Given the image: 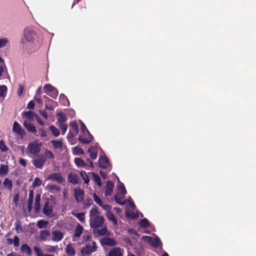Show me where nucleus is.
<instances>
[{
	"label": "nucleus",
	"mask_w": 256,
	"mask_h": 256,
	"mask_svg": "<svg viewBox=\"0 0 256 256\" xmlns=\"http://www.w3.org/2000/svg\"><path fill=\"white\" fill-rule=\"evenodd\" d=\"M98 207L94 205L90 212V224L92 229L97 228L102 226L104 218L102 216H98Z\"/></svg>",
	"instance_id": "1"
},
{
	"label": "nucleus",
	"mask_w": 256,
	"mask_h": 256,
	"mask_svg": "<svg viewBox=\"0 0 256 256\" xmlns=\"http://www.w3.org/2000/svg\"><path fill=\"white\" fill-rule=\"evenodd\" d=\"M81 124V131L84 134H85V133L86 132L88 134V136L87 138H84L83 136L82 135L79 136H78V140L82 143V144H89L90 142H91L93 140V136H92V134L90 133L89 131L88 130L85 124L82 122H80Z\"/></svg>",
	"instance_id": "2"
},
{
	"label": "nucleus",
	"mask_w": 256,
	"mask_h": 256,
	"mask_svg": "<svg viewBox=\"0 0 256 256\" xmlns=\"http://www.w3.org/2000/svg\"><path fill=\"white\" fill-rule=\"evenodd\" d=\"M53 212V203L51 200H46L42 208L43 214L46 216H52Z\"/></svg>",
	"instance_id": "3"
},
{
	"label": "nucleus",
	"mask_w": 256,
	"mask_h": 256,
	"mask_svg": "<svg viewBox=\"0 0 256 256\" xmlns=\"http://www.w3.org/2000/svg\"><path fill=\"white\" fill-rule=\"evenodd\" d=\"M46 162V158L43 154L38 156L37 158L32 160V164L38 168H42Z\"/></svg>",
	"instance_id": "4"
},
{
	"label": "nucleus",
	"mask_w": 256,
	"mask_h": 256,
	"mask_svg": "<svg viewBox=\"0 0 256 256\" xmlns=\"http://www.w3.org/2000/svg\"><path fill=\"white\" fill-rule=\"evenodd\" d=\"M47 179L52 182H56L60 184H64L66 182L64 178L62 177L61 174L60 172L51 174L48 176Z\"/></svg>",
	"instance_id": "5"
},
{
	"label": "nucleus",
	"mask_w": 256,
	"mask_h": 256,
	"mask_svg": "<svg viewBox=\"0 0 256 256\" xmlns=\"http://www.w3.org/2000/svg\"><path fill=\"white\" fill-rule=\"evenodd\" d=\"M42 144L36 142H31L28 145L29 152L32 154H35L40 152Z\"/></svg>",
	"instance_id": "6"
},
{
	"label": "nucleus",
	"mask_w": 256,
	"mask_h": 256,
	"mask_svg": "<svg viewBox=\"0 0 256 256\" xmlns=\"http://www.w3.org/2000/svg\"><path fill=\"white\" fill-rule=\"evenodd\" d=\"M74 196L76 202H82L84 200V192L80 188H77L74 190Z\"/></svg>",
	"instance_id": "7"
},
{
	"label": "nucleus",
	"mask_w": 256,
	"mask_h": 256,
	"mask_svg": "<svg viewBox=\"0 0 256 256\" xmlns=\"http://www.w3.org/2000/svg\"><path fill=\"white\" fill-rule=\"evenodd\" d=\"M12 131L20 136L22 137H24L26 135L24 130L22 128L21 126L16 121L14 122Z\"/></svg>",
	"instance_id": "8"
},
{
	"label": "nucleus",
	"mask_w": 256,
	"mask_h": 256,
	"mask_svg": "<svg viewBox=\"0 0 256 256\" xmlns=\"http://www.w3.org/2000/svg\"><path fill=\"white\" fill-rule=\"evenodd\" d=\"M79 176L74 172H71L68 175V181L73 184H77L79 183Z\"/></svg>",
	"instance_id": "9"
},
{
	"label": "nucleus",
	"mask_w": 256,
	"mask_h": 256,
	"mask_svg": "<svg viewBox=\"0 0 256 256\" xmlns=\"http://www.w3.org/2000/svg\"><path fill=\"white\" fill-rule=\"evenodd\" d=\"M24 34L27 42H32L34 41V36H35V33L33 30L28 28H26Z\"/></svg>",
	"instance_id": "10"
},
{
	"label": "nucleus",
	"mask_w": 256,
	"mask_h": 256,
	"mask_svg": "<svg viewBox=\"0 0 256 256\" xmlns=\"http://www.w3.org/2000/svg\"><path fill=\"white\" fill-rule=\"evenodd\" d=\"M52 240L54 242H58L60 241L64 237L62 232L59 230H54L52 232Z\"/></svg>",
	"instance_id": "11"
},
{
	"label": "nucleus",
	"mask_w": 256,
	"mask_h": 256,
	"mask_svg": "<svg viewBox=\"0 0 256 256\" xmlns=\"http://www.w3.org/2000/svg\"><path fill=\"white\" fill-rule=\"evenodd\" d=\"M108 256H123L122 250L119 247H114L108 252Z\"/></svg>",
	"instance_id": "12"
},
{
	"label": "nucleus",
	"mask_w": 256,
	"mask_h": 256,
	"mask_svg": "<svg viewBox=\"0 0 256 256\" xmlns=\"http://www.w3.org/2000/svg\"><path fill=\"white\" fill-rule=\"evenodd\" d=\"M100 167L106 169L109 165V160L106 156H100L98 160Z\"/></svg>",
	"instance_id": "13"
},
{
	"label": "nucleus",
	"mask_w": 256,
	"mask_h": 256,
	"mask_svg": "<svg viewBox=\"0 0 256 256\" xmlns=\"http://www.w3.org/2000/svg\"><path fill=\"white\" fill-rule=\"evenodd\" d=\"M114 184L113 182L109 180L107 182L104 190V194L106 196H110L113 191Z\"/></svg>",
	"instance_id": "14"
},
{
	"label": "nucleus",
	"mask_w": 256,
	"mask_h": 256,
	"mask_svg": "<svg viewBox=\"0 0 256 256\" xmlns=\"http://www.w3.org/2000/svg\"><path fill=\"white\" fill-rule=\"evenodd\" d=\"M24 126L28 132L34 134H36L37 132V130L35 126L32 123L28 122L27 121L25 120L24 122Z\"/></svg>",
	"instance_id": "15"
},
{
	"label": "nucleus",
	"mask_w": 256,
	"mask_h": 256,
	"mask_svg": "<svg viewBox=\"0 0 256 256\" xmlns=\"http://www.w3.org/2000/svg\"><path fill=\"white\" fill-rule=\"evenodd\" d=\"M33 198H34V191L32 190H30L29 191L28 199V212H30L32 210Z\"/></svg>",
	"instance_id": "16"
},
{
	"label": "nucleus",
	"mask_w": 256,
	"mask_h": 256,
	"mask_svg": "<svg viewBox=\"0 0 256 256\" xmlns=\"http://www.w3.org/2000/svg\"><path fill=\"white\" fill-rule=\"evenodd\" d=\"M88 151L90 156L92 160L96 158L98 154V148L96 147L92 146L88 149Z\"/></svg>",
	"instance_id": "17"
},
{
	"label": "nucleus",
	"mask_w": 256,
	"mask_h": 256,
	"mask_svg": "<svg viewBox=\"0 0 256 256\" xmlns=\"http://www.w3.org/2000/svg\"><path fill=\"white\" fill-rule=\"evenodd\" d=\"M66 252L69 256H74L76 254L75 250L72 244H68L66 248Z\"/></svg>",
	"instance_id": "18"
},
{
	"label": "nucleus",
	"mask_w": 256,
	"mask_h": 256,
	"mask_svg": "<svg viewBox=\"0 0 256 256\" xmlns=\"http://www.w3.org/2000/svg\"><path fill=\"white\" fill-rule=\"evenodd\" d=\"M96 250V247H91L90 246H87L84 248H83L81 252L83 254H90L92 252H94Z\"/></svg>",
	"instance_id": "19"
},
{
	"label": "nucleus",
	"mask_w": 256,
	"mask_h": 256,
	"mask_svg": "<svg viewBox=\"0 0 256 256\" xmlns=\"http://www.w3.org/2000/svg\"><path fill=\"white\" fill-rule=\"evenodd\" d=\"M103 244L105 245L114 246L117 244L116 242L112 238H106L103 239Z\"/></svg>",
	"instance_id": "20"
},
{
	"label": "nucleus",
	"mask_w": 256,
	"mask_h": 256,
	"mask_svg": "<svg viewBox=\"0 0 256 256\" xmlns=\"http://www.w3.org/2000/svg\"><path fill=\"white\" fill-rule=\"evenodd\" d=\"M6 240L9 244H11L13 243L15 247H18L20 245V239L16 236H14L13 240L10 238H8L6 239Z\"/></svg>",
	"instance_id": "21"
},
{
	"label": "nucleus",
	"mask_w": 256,
	"mask_h": 256,
	"mask_svg": "<svg viewBox=\"0 0 256 256\" xmlns=\"http://www.w3.org/2000/svg\"><path fill=\"white\" fill-rule=\"evenodd\" d=\"M83 230L82 226L78 224L74 231V236L76 238L80 237L82 233Z\"/></svg>",
	"instance_id": "22"
},
{
	"label": "nucleus",
	"mask_w": 256,
	"mask_h": 256,
	"mask_svg": "<svg viewBox=\"0 0 256 256\" xmlns=\"http://www.w3.org/2000/svg\"><path fill=\"white\" fill-rule=\"evenodd\" d=\"M57 116V119L59 124H64L67 120L66 115L62 112H59Z\"/></svg>",
	"instance_id": "23"
},
{
	"label": "nucleus",
	"mask_w": 256,
	"mask_h": 256,
	"mask_svg": "<svg viewBox=\"0 0 256 256\" xmlns=\"http://www.w3.org/2000/svg\"><path fill=\"white\" fill-rule=\"evenodd\" d=\"M74 162L79 167L86 168L88 166L87 164L80 158H75Z\"/></svg>",
	"instance_id": "24"
},
{
	"label": "nucleus",
	"mask_w": 256,
	"mask_h": 256,
	"mask_svg": "<svg viewBox=\"0 0 256 256\" xmlns=\"http://www.w3.org/2000/svg\"><path fill=\"white\" fill-rule=\"evenodd\" d=\"M106 216L107 218L110 220L112 221L114 225L118 224V221L116 218L114 214L111 212H106Z\"/></svg>",
	"instance_id": "25"
},
{
	"label": "nucleus",
	"mask_w": 256,
	"mask_h": 256,
	"mask_svg": "<svg viewBox=\"0 0 256 256\" xmlns=\"http://www.w3.org/2000/svg\"><path fill=\"white\" fill-rule=\"evenodd\" d=\"M50 235L49 230H44L40 232L39 239L40 240L44 241L46 240L47 236Z\"/></svg>",
	"instance_id": "26"
},
{
	"label": "nucleus",
	"mask_w": 256,
	"mask_h": 256,
	"mask_svg": "<svg viewBox=\"0 0 256 256\" xmlns=\"http://www.w3.org/2000/svg\"><path fill=\"white\" fill-rule=\"evenodd\" d=\"M70 130H72L74 134H78V126L77 122L76 121L74 120L70 122Z\"/></svg>",
	"instance_id": "27"
},
{
	"label": "nucleus",
	"mask_w": 256,
	"mask_h": 256,
	"mask_svg": "<svg viewBox=\"0 0 256 256\" xmlns=\"http://www.w3.org/2000/svg\"><path fill=\"white\" fill-rule=\"evenodd\" d=\"M124 196H122L120 193H118L114 196V200L119 204L124 205V202L122 200V199Z\"/></svg>",
	"instance_id": "28"
},
{
	"label": "nucleus",
	"mask_w": 256,
	"mask_h": 256,
	"mask_svg": "<svg viewBox=\"0 0 256 256\" xmlns=\"http://www.w3.org/2000/svg\"><path fill=\"white\" fill-rule=\"evenodd\" d=\"M59 99L60 103L66 106L67 104H69L68 100L67 97L64 94H60V95Z\"/></svg>",
	"instance_id": "29"
},
{
	"label": "nucleus",
	"mask_w": 256,
	"mask_h": 256,
	"mask_svg": "<svg viewBox=\"0 0 256 256\" xmlns=\"http://www.w3.org/2000/svg\"><path fill=\"white\" fill-rule=\"evenodd\" d=\"M44 92L46 93L47 92H50L54 91L56 92V88L52 86L50 84H46L44 86Z\"/></svg>",
	"instance_id": "30"
},
{
	"label": "nucleus",
	"mask_w": 256,
	"mask_h": 256,
	"mask_svg": "<svg viewBox=\"0 0 256 256\" xmlns=\"http://www.w3.org/2000/svg\"><path fill=\"white\" fill-rule=\"evenodd\" d=\"M138 225L142 228H147L150 226V222L148 219L144 218L140 220Z\"/></svg>",
	"instance_id": "31"
},
{
	"label": "nucleus",
	"mask_w": 256,
	"mask_h": 256,
	"mask_svg": "<svg viewBox=\"0 0 256 256\" xmlns=\"http://www.w3.org/2000/svg\"><path fill=\"white\" fill-rule=\"evenodd\" d=\"M51 143L54 148L61 149L62 147V142L61 140H52Z\"/></svg>",
	"instance_id": "32"
},
{
	"label": "nucleus",
	"mask_w": 256,
	"mask_h": 256,
	"mask_svg": "<svg viewBox=\"0 0 256 256\" xmlns=\"http://www.w3.org/2000/svg\"><path fill=\"white\" fill-rule=\"evenodd\" d=\"M58 250V246H48L45 248V250L48 252H57Z\"/></svg>",
	"instance_id": "33"
},
{
	"label": "nucleus",
	"mask_w": 256,
	"mask_h": 256,
	"mask_svg": "<svg viewBox=\"0 0 256 256\" xmlns=\"http://www.w3.org/2000/svg\"><path fill=\"white\" fill-rule=\"evenodd\" d=\"M73 152L74 154L76 155H84V152L82 148L79 146H76L74 148Z\"/></svg>",
	"instance_id": "34"
},
{
	"label": "nucleus",
	"mask_w": 256,
	"mask_h": 256,
	"mask_svg": "<svg viewBox=\"0 0 256 256\" xmlns=\"http://www.w3.org/2000/svg\"><path fill=\"white\" fill-rule=\"evenodd\" d=\"M20 250L22 252H26L29 255H30L32 253V250L27 244H22Z\"/></svg>",
	"instance_id": "35"
},
{
	"label": "nucleus",
	"mask_w": 256,
	"mask_h": 256,
	"mask_svg": "<svg viewBox=\"0 0 256 256\" xmlns=\"http://www.w3.org/2000/svg\"><path fill=\"white\" fill-rule=\"evenodd\" d=\"M47 188L50 191L54 190L58 192L61 190V188L60 186L52 184H48Z\"/></svg>",
	"instance_id": "36"
},
{
	"label": "nucleus",
	"mask_w": 256,
	"mask_h": 256,
	"mask_svg": "<svg viewBox=\"0 0 256 256\" xmlns=\"http://www.w3.org/2000/svg\"><path fill=\"white\" fill-rule=\"evenodd\" d=\"M3 184L4 186L8 188V190H12V182L11 180L6 178H5Z\"/></svg>",
	"instance_id": "37"
},
{
	"label": "nucleus",
	"mask_w": 256,
	"mask_h": 256,
	"mask_svg": "<svg viewBox=\"0 0 256 256\" xmlns=\"http://www.w3.org/2000/svg\"><path fill=\"white\" fill-rule=\"evenodd\" d=\"M50 130L54 136H58L60 135V131L55 126L52 125L50 126Z\"/></svg>",
	"instance_id": "38"
},
{
	"label": "nucleus",
	"mask_w": 256,
	"mask_h": 256,
	"mask_svg": "<svg viewBox=\"0 0 256 256\" xmlns=\"http://www.w3.org/2000/svg\"><path fill=\"white\" fill-rule=\"evenodd\" d=\"M92 176H93L94 181L96 183V184L99 186H102V182H101L100 178L98 174L94 173V172H92Z\"/></svg>",
	"instance_id": "39"
},
{
	"label": "nucleus",
	"mask_w": 256,
	"mask_h": 256,
	"mask_svg": "<svg viewBox=\"0 0 256 256\" xmlns=\"http://www.w3.org/2000/svg\"><path fill=\"white\" fill-rule=\"evenodd\" d=\"M80 174L82 178L84 180L85 184H87L90 182V179L85 171H82L80 172Z\"/></svg>",
	"instance_id": "40"
},
{
	"label": "nucleus",
	"mask_w": 256,
	"mask_h": 256,
	"mask_svg": "<svg viewBox=\"0 0 256 256\" xmlns=\"http://www.w3.org/2000/svg\"><path fill=\"white\" fill-rule=\"evenodd\" d=\"M118 189L119 192L118 193H120L122 196H124L126 194V190L122 183L120 184L118 186Z\"/></svg>",
	"instance_id": "41"
},
{
	"label": "nucleus",
	"mask_w": 256,
	"mask_h": 256,
	"mask_svg": "<svg viewBox=\"0 0 256 256\" xmlns=\"http://www.w3.org/2000/svg\"><path fill=\"white\" fill-rule=\"evenodd\" d=\"M34 115L35 114L32 111L25 112L24 114V116L30 120L34 119Z\"/></svg>",
	"instance_id": "42"
},
{
	"label": "nucleus",
	"mask_w": 256,
	"mask_h": 256,
	"mask_svg": "<svg viewBox=\"0 0 256 256\" xmlns=\"http://www.w3.org/2000/svg\"><path fill=\"white\" fill-rule=\"evenodd\" d=\"M48 224V222L43 220L38 221L37 226L40 228H46Z\"/></svg>",
	"instance_id": "43"
},
{
	"label": "nucleus",
	"mask_w": 256,
	"mask_h": 256,
	"mask_svg": "<svg viewBox=\"0 0 256 256\" xmlns=\"http://www.w3.org/2000/svg\"><path fill=\"white\" fill-rule=\"evenodd\" d=\"M15 227L18 233L22 232V227L20 220H17L15 223Z\"/></svg>",
	"instance_id": "44"
},
{
	"label": "nucleus",
	"mask_w": 256,
	"mask_h": 256,
	"mask_svg": "<svg viewBox=\"0 0 256 256\" xmlns=\"http://www.w3.org/2000/svg\"><path fill=\"white\" fill-rule=\"evenodd\" d=\"M8 172V166L7 165L2 164L0 168V174H6Z\"/></svg>",
	"instance_id": "45"
},
{
	"label": "nucleus",
	"mask_w": 256,
	"mask_h": 256,
	"mask_svg": "<svg viewBox=\"0 0 256 256\" xmlns=\"http://www.w3.org/2000/svg\"><path fill=\"white\" fill-rule=\"evenodd\" d=\"M73 215L75 216L80 222H84V212L77 213L76 214H73Z\"/></svg>",
	"instance_id": "46"
},
{
	"label": "nucleus",
	"mask_w": 256,
	"mask_h": 256,
	"mask_svg": "<svg viewBox=\"0 0 256 256\" xmlns=\"http://www.w3.org/2000/svg\"><path fill=\"white\" fill-rule=\"evenodd\" d=\"M93 197L94 201L96 203L100 206H102L103 202L102 200L95 193L94 194Z\"/></svg>",
	"instance_id": "47"
},
{
	"label": "nucleus",
	"mask_w": 256,
	"mask_h": 256,
	"mask_svg": "<svg viewBox=\"0 0 256 256\" xmlns=\"http://www.w3.org/2000/svg\"><path fill=\"white\" fill-rule=\"evenodd\" d=\"M7 87L5 85L0 86V96H4L6 95Z\"/></svg>",
	"instance_id": "48"
},
{
	"label": "nucleus",
	"mask_w": 256,
	"mask_h": 256,
	"mask_svg": "<svg viewBox=\"0 0 256 256\" xmlns=\"http://www.w3.org/2000/svg\"><path fill=\"white\" fill-rule=\"evenodd\" d=\"M0 150L2 152H6L8 150V148L2 140L0 141Z\"/></svg>",
	"instance_id": "49"
},
{
	"label": "nucleus",
	"mask_w": 256,
	"mask_h": 256,
	"mask_svg": "<svg viewBox=\"0 0 256 256\" xmlns=\"http://www.w3.org/2000/svg\"><path fill=\"white\" fill-rule=\"evenodd\" d=\"M42 182L40 178L36 177L35 178V179L34 180V182L32 184V186L34 187H38L42 184Z\"/></svg>",
	"instance_id": "50"
},
{
	"label": "nucleus",
	"mask_w": 256,
	"mask_h": 256,
	"mask_svg": "<svg viewBox=\"0 0 256 256\" xmlns=\"http://www.w3.org/2000/svg\"><path fill=\"white\" fill-rule=\"evenodd\" d=\"M8 39L6 38H0V48H2L6 46L8 44Z\"/></svg>",
	"instance_id": "51"
},
{
	"label": "nucleus",
	"mask_w": 256,
	"mask_h": 256,
	"mask_svg": "<svg viewBox=\"0 0 256 256\" xmlns=\"http://www.w3.org/2000/svg\"><path fill=\"white\" fill-rule=\"evenodd\" d=\"M107 232V229L106 226L104 228H102L100 230H98L96 231V233L100 236H104L106 234Z\"/></svg>",
	"instance_id": "52"
},
{
	"label": "nucleus",
	"mask_w": 256,
	"mask_h": 256,
	"mask_svg": "<svg viewBox=\"0 0 256 256\" xmlns=\"http://www.w3.org/2000/svg\"><path fill=\"white\" fill-rule=\"evenodd\" d=\"M33 249L34 252H36L37 256H44V254L38 247L35 246Z\"/></svg>",
	"instance_id": "53"
},
{
	"label": "nucleus",
	"mask_w": 256,
	"mask_h": 256,
	"mask_svg": "<svg viewBox=\"0 0 256 256\" xmlns=\"http://www.w3.org/2000/svg\"><path fill=\"white\" fill-rule=\"evenodd\" d=\"M60 127L62 130V134L64 135L68 129V125L65 124H59Z\"/></svg>",
	"instance_id": "54"
},
{
	"label": "nucleus",
	"mask_w": 256,
	"mask_h": 256,
	"mask_svg": "<svg viewBox=\"0 0 256 256\" xmlns=\"http://www.w3.org/2000/svg\"><path fill=\"white\" fill-rule=\"evenodd\" d=\"M142 240L148 242L149 244L152 245V237L147 236H144L142 237Z\"/></svg>",
	"instance_id": "55"
},
{
	"label": "nucleus",
	"mask_w": 256,
	"mask_h": 256,
	"mask_svg": "<svg viewBox=\"0 0 256 256\" xmlns=\"http://www.w3.org/2000/svg\"><path fill=\"white\" fill-rule=\"evenodd\" d=\"M46 158H48L53 159L54 158V154L50 150H47L46 151V156H44Z\"/></svg>",
	"instance_id": "56"
},
{
	"label": "nucleus",
	"mask_w": 256,
	"mask_h": 256,
	"mask_svg": "<svg viewBox=\"0 0 256 256\" xmlns=\"http://www.w3.org/2000/svg\"><path fill=\"white\" fill-rule=\"evenodd\" d=\"M40 134L42 137H46L47 136V132L43 128H40L38 130Z\"/></svg>",
	"instance_id": "57"
},
{
	"label": "nucleus",
	"mask_w": 256,
	"mask_h": 256,
	"mask_svg": "<svg viewBox=\"0 0 256 256\" xmlns=\"http://www.w3.org/2000/svg\"><path fill=\"white\" fill-rule=\"evenodd\" d=\"M50 96H51L52 98H54V99H56L57 96H58V90L56 88V92H55L54 90L52 91V92H50Z\"/></svg>",
	"instance_id": "58"
},
{
	"label": "nucleus",
	"mask_w": 256,
	"mask_h": 256,
	"mask_svg": "<svg viewBox=\"0 0 256 256\" xmlns=\"http://www.w3.org/2000/svg\"><path fill=\"white\" fill-rule=\"evenodd\" d=\"M84 204L86 206V207H88L89 206H90L91 204H92V200L90 198H87L85 200V202L84 203Z\"/></svg>",
	"instance_id": "59"
},
{
	"label": "nucleus",
	"mask_w": 256,
	"mask_h": 256,
	"mask_svg": "<svg viewBox=\"0 0 256 256\" xmlns=\"http://www.w3.org/2000/svg\"><path fill=\"white\" fill-rule=\"evenodd\" d=\"M77 135V134H74V133L72 132V130H70L69 133L67 136V138L68 140L70 139H73V138L76 136Z\"/></svg>",
	"instance_id": "60"
},
{
	"label": "nucleus",
	"mask_w": 256,
	"mask_h": 256,
	"mask_svg": "<svg viewBox=\"0 0 256 256\" xmlns=\"http://www.w3.org/2000/svg\"><path fill=\"white\" fill-rule=\"evenodd\" d=\"M40 208V202H35L34 203V210L36 212H39Z\"/></svg>",
	"instance_id": "61"
},
{
	"label": "nucleus",
	"mask_w": 256,
	"mask_h": 256,
	"mask_svg": "<svg viewBox=\"0 0 256 256\" xmlns=\"http://www.w3.org/2000/svg\"><path fill=\"white\" fill-rule=\"evenodd\" d=\"M34 102L32 100H30L27 105V108L30 110H33L34 108Z\"/></svg>",
	"instance_id": "62"
},
{
	"label": "nucleus",
	"mask_w": 256,
	"mask_h": 256,
	"mask_svg": "<svg viewBox=\"0 0 256 256\" xmlns=\"http://www.w3.org/2000/svg\"><path fill=\"white\" fill-rule=\"evenodd\" d=\"M159 242L160 240L158 238L154 239L152 238V246L154 247H156L158 245Z\"/></svg>",
	"instance_id": "63"
},
{
	"label": "nucleus",
	"mask_w": 256,
	"mask_h": 256,
	"mask_svg": "<svg viewBox=\"0 0 256 256\" xmlns=\"http://www.w3.org/2000/svg\"><path fill=\"white\" fill-rule=\"evenodd\" d=\"M19 163L22 166L26 167V160L22 158H20L19 160Z\"/></svg>",
	"instance_id": "64"
}]
</instances>
